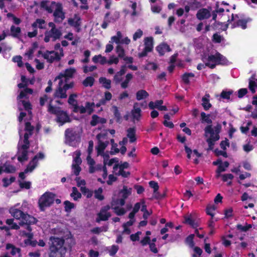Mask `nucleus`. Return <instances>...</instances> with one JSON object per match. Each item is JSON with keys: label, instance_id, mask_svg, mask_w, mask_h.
Segmentation results:
<instances>
[{"label": "nucleus", "instance_id": "nucleus-1", "mask_svg": "<svg viewBox=\"0 0 257 257\" xmlns=\"http://www.w3.org/2000/svg\"><path fill=\"white\" fill-rule=\"evenodd\" d=\"M33 127L29 122H26L25 124V130L27 132L25 134L24 138H22V134L19 131L20 139L18 144V151L17 153L18 160L22 162L28 159L27 149L29 147V142L28 139L32 135V131L33 130Z\"/></svg>", "mask_w": 257, "mask_h": 257}, {"label": "nucleus", "instance_id": "nucleus-2", "mask_svg": "<svg viewBox=\"0 0 257 257\" xmlns=\"http://www.w3.org/2000/svg\"><path fill=\"white\" fill-rule=\"evenodd\" d=\"M221 128V125L219 124L213 127L211 125H208L205 128V136L208 144V149H213L214 142L219 139V133Z\"/></svg>", "mask_w": 257, "mask_h": 257}, {"label": "nucleus", "instance_id": "nucleus-3", "mask_svg": "<svg viewBox=\"0 0 257 257\" xmlns=\"http://www.w3.org/2000/svg\"><path fill=\"white\" fill-rule=\"evenodd\" d=\"M202 60L205 66L211 68H214L217 65L226 64L228 62L226 58L218 52L203 57Z\"/></svg>", "mask_w": 257, "mask_h": 257}, {"label": "nucleus", "instance_id": "nucleus-4", "mask_svg": "<svg viewBox=\"0 0 257 257\" xmlns=\"http://www.w3.org/2000/svg\"><path fill=\"white\" fill-rule=\"evenodd\" d=\"M33 92V90L29 88H25L23 90L21 91L20 95L18 96V108L20 110H22L23 108L28 112V117L31 118L32 116L31 111H30L31 105L28 101H25V98H27L28 94H31Z\"/></svg>", "mask_w": 257, "mask_h": 257}, {"label": "nucleus", "instance_id": "nucleus-5", "mask_svg": "<svg viewBox=\"0 0 257 257\" xmlns=\"http://www.w3.org/2000/svg\"><path fill=\"white\" fill-rule=\"evenodd\" d=\"M77 97L76 94H72L70 95L68 102L69 104L73 106L74 111L75 112H79L81 113H87L90 114L93 108L94 104L90 102H86L85 106H78L76 104V101L75 98Z\"/></svg>", "mask_w": 257, "mask_h": 257}, {"label": "nucleus", "instance_id": "nucleus-6", "mask_svg": "<svg viewBox=\"0 0 257 257\" xmlns=\"http://www.w3.org/2000/svg\"><path fill=\"white\" fill-rule=\"evenodd\" d=\"M41 6L48 13H53V14L63 9L61 3L55 1H43L41 3Z\"/></svg>", "mask_w": 257, "mask_h": 257}, {"label": "nucleus", "instance_id": "nucleus-7", "mask_svg": "<svg viewBox=\"0 0 257 257\" xmlns=\"http://www.w3.org/2000/svg\"><path fill=\"white\" fill-rule=\"evenodd\" d=\"M54 194L51 192H46L40 198L39 205L41 210L44 211L46 208L49 207L54 202Z\"/></svg>", "mask_w": 257, "mask_h": 257}, {"label": "nucleus", "instance_id": "nucleus-8", "mask_svg": "<svg viewBox=\"0 0 257 257\" xmlns=\"http://www.w3.org/2000/svg\"><path fill=\"white\" fill-rule=\"evenodd\" d=\"M132 189L123 186V189L120 191L118 198H113L112 199V206L115 204L123 206L125 204V200L131 194Z\"/></svg>", "mask_w": 257, "mask_h": 257}, {"label": "nucleus", "instance_id": "nucleus-9", "mask_svg": "<svg viewBox=\"0 0 257 257\" xmlns=\"http://www.w3.org/2000/svg\"><path fill=\"white\" fill-rule=\"evenodd\" d=\"M48 111L52 113L57 115V121L60 123L61 125L64 123L69 121V117L66 112L60 110L59 108L50 106Z\"/></svg>", "mask_w": 257, "mask_h": 257}, {"label": "nucleus", "instance_id": "nucleus-10", "mask_svg": "<svg viewBox=\"0 0 257 257\" xmlns=\"http://www.w3.org/2000/svg\"><path fill=\"white\" fill-rule=\"evenodd\" d=\"M55 233L58 234L60 236H52L50 238V240L51 241L50 246H54V248H56V249H61V248H65V247H63V244L64 242V239L63 238V234L64 232L62 230L59 231L58 230H55Z\"/></svg>", "mask_w": 257, "mask_h": 257}, {"label": "nucleus", "instance_id": "nucleus-11", "mask_svg": "<svg viewBox=\"0 0 257 257\" xmlns=\"http://www.w3.org/2000/svg\"><path fill=\"white\" fill-rule=\"evenodd\" d=\"M44 158V155L43 153H40L37 155L35 156L33 160L29 163L27 168L23 172L19 174V177L22 179L25 178V174L32 172L36 167L38 164V159H42Z\"/></svg>", "mask_w": 257, "mask_h": 257}, {"label": "nucleus", "instance_id": "nucleus-12", "mask_svg": "<svg viewBox=\"0 0 257 257\" xmlns=\"http://www.w3.org/2000/svg\"><path fill=\"white\" fill-rule=\"evenodd\" d=\"M63 56L64 53L62 52V50H61L60 52L47 51L42 54V57L49 63L58 61Z\"/></svg>", "mask_w": 257, "mask_h": 257}, {"label": "nucleus", "instance_id": "nucleus-13", "mask_svg": "<svg viewBox=\"0 0 257 257\" xmlns=\"http://www.w3.org/2000/svg\"><path fill=\"white\" fill-rule=\"evenodd\" d=\"M59 86L56 90L54 95L56 97L65 98H66L67 95L66 94V91L73 87V83L71 82L70 83H61L59 81Z\"/></svg>", "mask_w": 257, "mask_h": 257}, {"label": "nucleus", "instance_id": "nucleus-14", "mask_svg": "<svg viewBox=\"0 0 257 257\" xmlns=\"http://www.w3.org/2000/svg\"><path fill=\"white\" fill-rule=\"evenodd\" d=\"M76 70L74 68H70L61 72L55 79V81L59 80L61 83H68V80L72 78L75 73Z\"/></svg>", "mask_w": 257, "mask_h": 257}, {"label": "nucleus", "instance_id": "nucleus-15", "mask_svg": "<svg viewBox=\"0 0 257 257\" xmlns=\"http://www.w3.org/2000/svg\"><path fill=\"white\" fill-rule=\"evenodd\" d=\"M62 35L61 31L59 29H51L47 31L45 33L44 41L46 43L50 41H55L59 39Z\"/></svg>", "mask_w": 257, "mask_h": 257}, {"label": "nucleus", "instance_id": "nucleus-16", "mask_svg": "<svg viewBox=\"0 0 257 257\" xmlns=\"http://www.w3.org/2000/svg\"><path fill=\"white\" fill-rule=\"evenodd\" d=\"M75 156L74 157L73 164L72 165V171L76 175H78L81 171L79 165L81 164L82 161L80 158L81 153L79 151L74 152Z\"/></svg>", "mask_w": 257, "mask_h": 257}, {"label": "nucleus", "instance_id": "nucleus-17", "mask_svg": "<svg viewBox=\"0 0 257 257\" xmlns=\"http://www.w3.org/2000/svg\"><path fill=\"white\" fill-rule=\"evenodd\" d=\"M145 48L139 54L140 57L146 56L148 53L152 51L153 48V38L152 37H146L144 39Z\"/></svg>", "mask_w": 257, "mask_h": 257}, {"label": "nucleus", "instance_id": "nucleus-18", "mask_svg": "<svg viewBox=\"0 0 257 257\" xmlns=\"http://www.w3.org/2000/svg\"><path fill=\"white\" fill-rule=\"evenodd\" d=\"M66 143L69 145H72L73 142L78 139L77 134L72 129H67L65 131Z\"/></svg>", "mask_w": 257, "mask_h": 257}, {"label": "nucleus", "instance_id": "nucleus-19", "mask_svg": "<svg viewBox=\"0 0 257 257\" xmlns=\"http://www.w3.org/2000/svg\"><path fill=\"white\" fill-rule=\"evenodd\" d=\"M185 223L188 224L193 228H197L199 226V221L196 219L195 215L193 214H189L184 217Z\"/></svg>", "mask_w": 257, "mask_h": 257}, {"label": "nucleus", "instance_id": "nucleus-20", "mask_svg": "<svg viewBox=\"0 0 257 257\" xmlns=\"http://www.w3.org/2000/svg\"><path fill=\"white\" fill-rule=\"evenodd\" d=\"M110 209L109 206L103 207L100 210V212L98 214V218L96 219L97 222H100L101 220H106L110 216V214L108 212V210Z\"/></svg>", "mask_w": 257, "mask_h": 257}, {"label": "nucleus", "instance_id": "nucleus-21", "mask_svg": "<svg viewBox=\"0 0 257 257\" xmlns=\"http://www.w3.org/2000/svg\"><path fill=\"white\" fill-rule=\"evenodd\" d=\"M54 246H50L49 257H64L66 248L56 249Z\"/></svg>", "mask_w": 257, "mask_h": 257}, {"label": "nucleus", "instance_id": "nucleus-22", "mask_svg": "<svg viewBox=\"0 0 257 257\" xmlns=\"http://www.w3.org/2000/svg\"><path fill=\"white\" fill-rule=\"evenodd\" d=\"M210 16L211 14L210 11L206 9H201L199 10L196 14V17L199 20L208 19Z\"/></svg>", "mask_w": 257, "mask_h": 257}, {"label": "nucleus", "instance_id": "nucleus-23", "mask_svg": "<svg viewBox=\"0 0 257 257\" xmlns=\"http://www.w3.org/2000/svg\"><path fill=\"white\" fill-rule=\"evenodd\" d=\"M156 50L160 55L162 56L167 52L171 51L169 46L165 43H162L156 47Z\"/></svg>", "mask_w": 257, "mask_h": 257}, {"label": "nucleus", "instance_id": "nucleus-24", "mask_svg": "<svg viewBox=\"0 0 257 257\" xmlns=\"http://www.w3.org/2000/svg\"><path fill=\"white\" fill-rule=\"evenodd\" d=\"M36 222V219L35 218L28 214H24L22 220L20 222V224H30L35 223Z\"/></svg>", "mask_w": 257, "mask_h": 257}, {"label": "nucleus", "instance_id": "nucleus-25", "mask_svg": "<svg viewBox=\"0 0 257 257\" xmlns=\"http://www.w3.org/2000/svg\"><path fill=\"white\" fill-rule=\"evenodd\" d=\"M53 15L54 18V21L57 23H61L65 18V13L63 9L54 13Z\"/></svg>", "mask_w": 257, "mask_h": 257}, {"label": "nucleus", "instance_id": "nucleus-26", "mask_svg": "<svg viewBox=\"0 0 257 257\" xmlns=\"http://www.w3.org/2000/svg\"><path fill=\"white\" fill-rule=\"evenodd\" d=\"M10 212L16 219H21V220L24 215V213L21 210L15 207L11 208L10 210Z\"/></svg>", "mask_w": 257, "mask_h": 257}, {"label": "nucleus", "instance_id": "nucleus-27", "mask_svg": "<svg viewBox=\"0 0 257 257\" xmlns=\"http://www.w3.org/2000/svg\"><path fill=\"white\" fill-rule=\"evenodd\" d=\"M6 249L8 252H10L13 255L20 256V249L19 248H17L14 246L13 244L8 243L6 245Z\"/></svg>", "mask_w": 257, "mask_h": 257}, {"label": "nucleus", "instance_id": "nucleus-28", "mask_svg": "<svg viewBox=\"0 0 257 257\" xmlns=\"http://www.w3.org/2000/svg\"><path fill=\"white\" fill-rule=\"evenodd\" d=\"M132 115L134 119L139 120L141 117V109L139 107L138 103H135L134 106V109L132 110Z\"/></svg>", "mask_w": 257, "mask_h": 257}, {"label": "nucleus", "instance_id": "nucleus-29", "mask_svg": "<svg viewBox=\"0 0 257 257\" xmlns=\"http://www.w3.org/2000/svg\"><path fill=\"white\" fill-rule=\"evenodd\" d=\"M108 142H101V141H98V144L97 145V147H96L98 155L103 156L105 155L103 153V151L105 150V148L108 145Z\"/></svg>", "mask_w": 257, "mask_h": 257}, {"label": "nucleus", "instance_id": "nucleus-30", "mask_svg": "<svg viewBox=\"0 0 257 257\" xmlns=\"http://www.w3.org/2000/svg\"><path fill=\"white\" fill-rule=\"evenodd\" d=\"M106 121V120L105 118L99 117L96 115H93L92 117V120H91L90 124L93 126H95L98 123H104Z\"/></svg>", "mask_w": 257, "mask_h": 257}, {"label": "nucleus", "instance_id": "nucleus-31", "mask_svg": "<svg viewBox=\"0 0 257 257\" xmlns=\"http://www.w3.org/2000/svg\"><path fill=\"white\" fill-rule=\"evenodd\" d=\"M92 60L94 63H99L101 65H104L107 63L106 58L101 55H95L92 58Z\"/></svg>", "mask_w": 257, "mask_h": 257}, {"label": "nucleus", "instance_id": "nucleus-32", "mask_svg": "<svg viewBox=\"0 0 257 257\" xmlns=\"http://www.w3.org/2000/svg\"><path fill=\"white\" fill-rule=\"evenodd\" d=\"M127 137L131 143H134L136 140V130L134 127L129 128L127 130Z\"/></svg>", "mask_w": 257, "mask_h": 257}, {"label": "nucleus", "instance_id": "nucleus-33", "mask_svg": "<svg viewBox=\"0 0 257 257\" xmlns=\"http://www.w3.org/2000/svg\"><path fill=\"white\" fill-rule=\"evenodd\" d=\"M125 65L122 66L120 70L114 76V80L116 83L119 82L121 81V76L125 73Z\"/></svg>", "mask_w": 257, "mask_h": 257}, {"label": "nucleus", "instance_id": "nucleus-34", "mask_svg": "<svg viewBox=\"0 0 257 257\" xmlns=\"http://www.w3.org/2000/svg\"><path fill=\"white\" fill-rule=\"evenodd\" d=\"M68 24L75 27H78L80 25V19L79 17L75 15L73 18L68 20Z\"/></svg>", "mask_w": 257, "mask_h": 257}, {"label": "nucleus", "instance_id": "nucleus-35", "mask_svg": "<svg viewBox=\"0 0 257 257\" xmlns=\"http://www.w3.org/2000/svg\"><path fill=\"white\" fill-rule=\"evenodd\" d=\"M52 99L51 98L49 97L47 95H45L43 97L40 98V105L41 106H43L45 104H48V107L50 106H52L51 105ZM49 107H48V108Z\"/></svg>", "mask_w": 257, "mask_h": 257}, {"label": "nucleus", "instance_id": "nucleus-36", "mask_svg": "<svg viewBox=\"0 0 257 257\" xmlns=\"http://www.w3.org/2000/svg\"><path fill=\"white\" fill-rule=\"evenodd\" d=\"M99 81L102 85L106 89H109L111 87V80L106 78L105 77H100Z\"/></svg>", "mask_w": 257, "mask_h": 257}, {"label": "nucleus", "instance_id": "nucleus-37", "mask_svg": "<svg viewBox=\"0 0 257 257\" xmlns=\"http://www.w3.org/2000/svg\"><path fill=\"white\" fill-rule=\"evenodd\" d=\"M194 74L192 73H186L182 76V80L186 84H189L193 79Z\"/></svg>", "mask_w": 257, "mask_h": 257}, {"label": "nucleus", "instance_id": "nucleus-38", "mask_svg": "<svg viewBox=\"0 0 257 257\" xmlns=\"http://www.w3.org/2000/svg\"><path fill=\"white\" fill-rule=\"evenodd\" d=\"M21 28L19 27H16L15 26H12L11 27V35L15 38H18L21 33Z\"/></svg>", "mask_w": 257, "mask_h": 257}, {"label": "nucleus", "instance_id": "nucleus-39", "mask_svg": "<svg viewBox=\"0 0 257 257\" xmlns=\"http://www.w3.org/2000/svg\"><path fill=\"white\" fill-rule=\"evenodd\" d=\"M4 172L8 173H12L16 171V168L14 166L8 163H6L3 165Z\"/></svg>", "mask_w": 257, "mask_h": 257}, {"label": "nucleus", "instance_id": "nucleus-40", "mask_svg": "<svg viewBox=\"0 0 257 257\" xmlns=\"http://www.w3.org/2000/svg\"><path fill=\"white\" fill-rule=\"evenodd\" d=\"M133 78V75L131 73L127 74L125 76V80L121 82L120 85L121 88L125 89L128 86V83L131 79Z\"/></svg>", "mask_w": 257, "mask_h": 257}, {"label": "nucleus", "instance_id": "nucleus-41", "mask_svg": "<svg viewBox=\"0 0 257 257\" xmlns=\"http://www.w3.org/2000/svg\"><path fill=\"white\" fill-rule=\"evenodd\" d=\"M121 38H122V34L120 31H118L116 33V35L112 36L111 38V41H110L109 43L114 42L116 44H117V45H120V40H121Z\"/></svg>", "mask_w": 257, "mask_h": 257}, {"label": "nucleus", "instance_id": "nucleus-42", "mask_svg": "<svg viewBox=\"0 0 257 257\" xmlns=\"http://www.w3.org/2000/svg\"><path fill=\"white\" fill-rule=\"evenodd\" d=\"M118 206L119 205L115 204L114 206H112V202L111 203V206L114 209V212L118 215H123L126 212L125 210L123 208L118 207Z\"/></svg>", "mask_w": 257, "mask_h": 257}, {"label": "nucleus", "instance_id": "nucleus-43", "mask_svg": "<svg viewBox=\"0 0 257 257\" xmlns=\"http://www.w3.org/2000/svg\"><path fill=\"white\" fill-rule=\"evenodd\" d=\"M163 103L162 100H157L155 102L151 101L149 103V107L150 108L153 109L154 108L159 109L161 105Z\"/></svg>", "mask_w": 257, "mask_h": 257}, {"label": "nucleus", "instance_id": "nucleus-44", "mask_svg": "<svg viewBox=\"0 0 257 257\" xmlns=\"http://www.w3.org/2000/svg\"><path fill=\"white\" fill-rule=\"evenodd\" d=\"M148 96V93L144 90H139L137 92L136 94V97L138 100H140L144 98H145L147 97Z\"/></svg>", "mask_w": 257, "mask_h": 257}, {"label": "nucleus", "instance_id": "nucleus-45", "mask_svg": "<svg viewBox=\"0 0 257 257\" xmlns=\"http://www.w3.org/2000/svg\"><path fill=\"white\" fill-rule=\"evenodd\" d=\"M115 51L118 58H124L125 56V51L123 47L120 45H117L115 48Z\"/></svg>", "mask_w": 257, "mask_h": 257}, {"label": "nucleus", "instance_id": "nucleus-46", "mask_svg": "<svg viewBox=\"0 0 257 257\" xmlns=\"http://www.w3.org/2000/svg\"><path fill=\"white\" fill-rule=\"evenodd\" d=\"M112 98V94L110 92L106 91L104 93V98L100 100L99 105L104 104L106 101H109Z\"/></svg>", "mask_w": 257, "mask_h": 257}, {"label": "nucleus", "instance_id": "nucleus-47", "mask_svg": "<svg viewBox=\"0 0 257 257\" xmlns=\"http://www.w3.org/2000/svg\"><path fill=\"white\" fill-rule=\"evenodd\" d=\"M65 210L67 212H70L75 207V204L69 201H65L64 202Z\"/></svg>", "mask_w": 257, "mask_h": 257}, {"label": "nucleus", "instance_id": "nucleus-48", "mask_svg": "<svg viewBox=\"0 0 257 257\" xmlns=\"http://www.w3.org/2000/svg\"><path fill=\"white\" fill-rule=\"evenodd\" d=\"M45 21L42 19H37L36 21L32 25V27L34 28L38 27L40 29H43L45 25Z\"/></svg>", "mask_w": 257, "mask_h": 257}, {"label": "nucleus", "instance_id": "nucleus-49", "mask_svg": "<svg viewBox=\"0 0 257 257\" xmlns=\"http://www.w3.org/2000/svg\"><path fill=\"white\" fill-rule=\"evenodd\" d=\"M108 157L109 156L108 155H103V162L104 166L106 165L108 166H111L115 161V159H114L109 160Z\"/></svg>", "mask_w": 257, "mask_h": 257}, {"label": "nucleus", "instance_id": "nucleus-50", "mask_svg": "<svg viewBox=\"0 0 257 257\" xmlns=\"http://www.w3.org/2000/svg\"><path fill=\"white\" fill-rule=\"evenodd\" d=\"M94 81V79L92 77H88L83 81V84L85 87L92 86Z\"/></svg>", "mask_w": 257, "mask_h": 257}, {"label": "nucleus", "instance_id": "nucleus-51", "mask_svg": "<svg viewBox=\"0 0 257 257\" xmlns=\"http://www.w3.org/2000/svg\"><path fill=\"white\" fill-rule=\"evenodd\" d=\"M232 93V90H223L220 94V97L224 99H229Z\"/></svg>", "mask_w": 257, "mask_h": 257}, {"label": "nucleus", "instance_id": "nucleus-52", "mask_svg": "<svg viewBox=\"0 0 257 257\" xmlns=\"http://www.w3.org/2000/svg\"><path fill=\"white\" fill-rule=\"evenodd\" d=\"M201 117L202 121L203 122H206L209 124L211 123L212 120L210 118L209 115H206L205 113L202 112L201 113Z\"/></svg>", "mask_w": 257, "mask_h": 257}, {"label": "nucleus", "instance_id": "nucleus-53", "mask_svg": "<svg viewBox=\"0 0 257 257\" xmlns=\"http://www.w3.org/2000/svg\"><path fill=\"white\" fill-rule=\"evenodd\" d=\"M108 252L111 256L114 255L118 250V246L115 245H111L107 247Z\"/></svg>", "mask_w": 257, "mask_h": 257}, {"label": "nucleus", "instance_id": "nucleus-54", "mask_svg": "<svg viewBox=\"0 0 257 257\" xmlns=\"http://www.w3.org/2000/svg\"><path fill=\"white\" fill-rule=\"evenodd\" d=\"M71 196L74 200H77L81 197V194L77 190L75 187L73 188L72 193L71 194Z\"/></svg>", "mask_w": 257, "mask_h": 257}, {"label": "nucleus", "instance_id": "nucleus-55", "mask_svg": "<svg viewBox=\"0 0 257 257\" xmlns=\"http://www.w3.org/2000/svg\"><path fill=\"white\" fill-rule=\"evenodd\" d=\"M103 190L102 188H99L97 190L94 191V196L96 198L102 200L103 199L104 197L102 195Z\"/></svg>", "mask_w": 257, "mask_h": 257}, {"label": "nucleus", "instance_id": "nucleus-56", "mask_svg": "<svg viewBox=\"0 0 257 257\" xmlns=\"http://www.w3.org/2000/svg\"><path fill=\"white\" fill-rule=\"evenodd\" d=\"M216 207L214 205H211L207 206L206 209V213L208 215L211 216L212 218L214 216L213 211L216 209Z\"/></svg>", "mask_w": 257, "mask_h": 257}, {"label": "nucleus", "instance_id": "nucleus-57", "mask_svg": "<svg viewBox=\"0 0 257 257\" xmlns=\"http://www.w3.org/2000/svg\"><path fill=\"white\" fill-rule=\"evenodd\" d=\"M23 235H25L26 236L28 237V239L25 241V243L27 244H31L32 246H34L36 244V243L33 242L30 240V239L32 238L33 237V234L31 232H29L27 233L23 232Z\"/></svg>", "mask_w": 257, "mask_h": 257}, {"label": "nucleus", "instance_id": "nucleus-58", "mask_svg": "<svg viewBox=\"0 0 257 257\" xmlns=\"http://www.w3.org/2000/svg\"><path fill=\"white\" fill-rule=\"evenodd\" d=\"M119 62L118 57H116L115 56H111L109 57L108 60H107V63L109 65H111L113 64H117Z\"/></svg>", "mask_w": 257, "mask_h": 257}, {"label": "nucleus", "instance_id": "nucleus-59", "mask_svg": "<svg viewBox=\"0 0 257 257\" xmlns=\"http://www.w3.org/2000/svg\"><path fill=\"white\" fill-rule=\"evenodd\" d=\"M255 87H257V79L256 83L255 81L250 79L249 81V88L252 93H255Z\"/></svg>", "mask_w": 257, "mask_h": 257}, {"label": "nucleus", "instance_id": "nucleus-60", "mask_svg": "<svg viewBox=\"0 0 257 257\" xmlns=\"http://www.w3.org/2000/svg\"><path fill=\"white\" fill-rule=\"evenodd\" d=\"M101 165L100 164L94 165L91 167H89V172L90 173H93L97 171L101 170Z\"/></svg>", "mask_w": 257, "mask_h": 257}, {"label": "nucleus", "instance_id": "nucleus-61", "mask_svg": "<svg viewBox=\"0 0 257 257\" xmlns=\"http://www.w3.org/2000/svg\"><path fill=\"white\" fill-rule=\"evenodd\" d=\"M202 105L205 110H207L211 107V104L210 103L209 100H207L206 98H202Z\"/></svg>", "mask_w": 257, "mask_h": 257}, {"label": "nucleus", "instance_id": "nucleus-62", "mask_svg": "<svg viewBox=\"0 0 257 257\" xmlns=\"http://www.w3.org/2000/svg\"><path fill=\"white\" fill-rule=\"evenodd\" d=\"M128 166L129 164L127 162H124L119 165H115L113 167V170L115 171L117 168H119V169L123 170L125 168H128Z\"/></svg>", "mask_w": 257, "mask_h": 257}, {"label": "nucleus", "instance_id": "nucleus-63", "mask_svg": "<svg viewBox=\"0 0 257 257\" xmlns=\"http://www.w3.org/2000/svg\"><path fill=\"white\" fill-rule=\"evenodd\" d=\"M6 223L9 225H11V228L14 229H18L19 228V226L16 223H14L13 219H8L6 221Z\"/></svg>", "mask_w": 257, "mask_h": 257}, {"label": "nucleus", "instance_id": "nucleus-64", "mask_svg": "<svg viewBox=\"0 0 257 257\" xmlns=\"http://www.w3.org/2000/svg\"><path fill=\"white\" fill-rule=\"evenodd\" d=\"M143 34V31L141 29H138L133 35V40L136 41L137 39L140 38Z\"/></svg>", "mask_w": 257, "mask_h": 257}]
</instances>
